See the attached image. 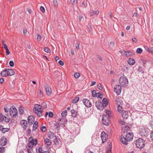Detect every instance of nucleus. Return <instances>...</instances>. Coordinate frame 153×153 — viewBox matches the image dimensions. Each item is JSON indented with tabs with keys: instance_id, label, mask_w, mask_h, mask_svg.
<instances>
[{
	"instance_id": "1",
	"label": "nucleus",
	"mask_w": 153,
	"mask_h": 153,
	"mask_svg": "<svg viewBox=\"0 0 153 153\" xmlns=\"http://www.w3.org/2000/svg\"><path fill=\"white\" fill-rule=\"evenodd\" d=\"M133 134L131 132L128 133L126 136V137L122 136L120 138V141L125 145L128 144V142L131 141L133 139Z\"/></svg>"
},
{
	"instance_id": "2",
	"label": "nucleus",
	"mask_w": 153,
	"mask_h": 153,
	"mask_svg": "<svg viewBox=\"0 0 153 153\" xmlns=\"http://www.w3.org/2000/svg\"><path fill=\"white\" fill-rule=\"evenodd\" d=\"M34 112L39 117H41L42 116V111L41 108V106L38 104L35 105L33 108Z\"/></svg>"
},
{
	"instance_id": "3",
	"label": "nucleus",
	"mask_w": 153,
	"mask_h": 153,
	"mask_svg": "<svg viewBox=\"0 0 153 153\" xmlns=\"http://www.w3.org/2000/svg\"><path fill=\"white\" fill-rule=\"evenodd\" d=\"M119 82L121 85L124 87L127 86L128 83V79L124 75L120 76L119 79Z\"/></svg>"
},
{
	"instance_id": "4",
	"label": "nucleus",
	"mask_w": 153,
	"mask_h": 153,
	"mask_svg": "<svg viewBox=\"0 0 153 153\" xmlns=\"http://www.w3.org/2000/svg\"><path fill=\"white\" fill-rule=\"evenodd\" d=\"M135 143L136 147L140 149H142L145 146L144 141L141 138L137 139L136 140Z\"/></svg>"
},
{
	"instance_id": "5",
	"label": "nucleus",
	"mask_w": 153,
	"mask_h": 153,
	"mask_svg": "<svg viewBox=\"0 0 153 153\" xmlns=\"http://www.w3.org/2000/svg\"><path fill=\"white\" fill-rule=\"evenodd\" d=\"M149 129L144 127H142L140 129L139 134L142 137H146L149 133Z\"/></svg>"
},
{
	"instance_id": "6",
	"label": "nucleus",
	"mask_w": 153,
	"mask_h": 153,
	"mask_svg": "<svg viewBox=\"0 0 153 153\" xmlns=\"http://www.w3.org/2000/svg\"><path fill=\"white\" fill-rule=\"evenodd\" d=\"M110 118L111 117L109 116H106L105 115H103L102 118V123L105 125H108Z\"/></svg>"
},
{
	"instance_id": "7",
	"label": "nucleus",
	"mask_w": 153,
	"mask_h": 153,
	"mask_svg": "<svg viewBox=\"0 0 153 153\" xmlns=\"http://www.w3.org/2000/svg\"><path fill=\"white\" fill-rule=\"evenodd\" d=\"M10 115L12 117H15L18 114V111L16 108L14 106L11 107L9 110Z\"/></svg>"
},
{
	"instance_id": "8",
	"label": "nucleus",
	"mask_w": 153,
	"mask_h": 153,
	"mask_svg": "<svg viewBox=\"0 0 153 153\" xmlns=\"http://www.w3.org/2000/svg\"><path fill=\"white\" fill-rule=\"evenodd\" d=\"M121 87L119 85H116L114 88V91L117 95L120 94L121 91Z\"/></svg>"
},
{
	"instance_id": "9",
	"label": "nucleus",
	"mask_w": 153,
	"mask_h": 153,
	"mask_svg": "<svg viewBox=\"0 0 153 153\" xmlns=\"http://www.w3.org/2000/svg\"><path fill=\"white\" fill-rule=\"evenodd\" d=\"M101 137L102 142L105 143L107 140L108 138V135L105 132H102L101 134Z\"/></svg>"
},
{
	"instance_id": "10",
	"label": "nucleus",
	"mask_w": 153,
	"mask_h": 153,
	"mask_svg": "<svg viewBox=\"0 0 153 153\" xmlns=\"http://www.w3.org/2000/svg\"><path fill=\"white\" fill-rule=\"evenodd\" d=\"M95 105L97 108L99 110H102L104 108L102 102L100 101H96L95 103Z\"/></svg>"
},
{
	"instance_id": "11",
	"label": "nucleus",
	"mask_w": 153,
	"mask_h": 153,
	"mask_svg": "<svg viewBox=\"0 0 153 153\" xmlns=\"http://www.w3.org/2000/svg\"><path fill=\"white\" fill-rule=\"evenodd\" d=\"M82 102L84 105H85L87 108H90L91 106V104L90 101L86 99H84L82 100Z\"/></svg>"
},
{
	"instance_id": "12",
	"label": "nucleus",
	"mask_w": 153,
	"mask_h": 153,
	"mask_svg": "<svg viewBox=\"0 0 153 153\" xmlns=\"http://www.w3.org/2000/svg\"><path fill=\"white\" fill-rule=\"evenodd\" d=\"M58 120L60 126L64 127L67 122V120L66 119L64 118H59Z\"/></svg>"
},
{
	"instance_id": "13",
	"label": "nucleus",
	"mask_w": 153,
	"mask_h": 153,
	"mask_svg": "<svg viewBox=\"0 0 153 153\" xmlns=\"http://www.w3.org/2000/svg\"><path fill=\"white\" fill-rule=\"evenodd\" d=\"M20 124L24 130L26 129L27 127V122L25 120H22L20 121Z\"/></svg>"
},
{
	"instance_id": "14",
	"label": "nucleus",
	"mask_w": 153,
	"mask_h": 153,
	"mask_svg": "<svg viewBox=\"0 0 153 153\" xmlns=\"http://www.w3.org/2000/svg\"><path fill=\"white\" fill-rule=\"evenodd\" d=\"M4 121L6 122H9L10 119L8 117L3 115L2 114H0V122Z\"/></svg>"
},
{
	"instance_id": "15",
	"label": "nucleus",
	"mask_w": 153,
	"mask_h": 153,
	"mask_svg": "<svg viewBox=\"0 0 153 153\" xmlns=\"http://www.w3.org/2000/svg\"><path fill=\"white\" fill-rule=\"evenodd\" d=\"M7 139L5 137H2L0 140V144L2 146H4L7 144Z\"/></svg>"
},
{
	"instance_id": "16",
	"label": "nucleus",
	"mask_w": 153,
	"mask_h": 153,
	"mask_svg": "<svg viewBox=\"0 0 153 153\" xmlns=\"http://www.w3.org/2000/svg\"><path fill=\"white\" fill-rule=\"evenodd\" d=\"M115 104L117 105H122L123 103V102L118 97H116L115 99Z\"/></svg>"
},
{
	"instance_id": "17",
	"label": "nucleus",
	"mask_w": 153,
	"mask_h": 153,
	"mask_svg": "<svg viewBox=\"0 0 153 153\" xmlns=\"http://www.w3.org/2000/svg\"><path fill=\"white\" fill-rule=\"evenodd\" d=\"M28 124L30 125H32L35 121L34 118L33 116L30 115L28 118Z\"/></svg>"
},
{
	"instance_id": "18",
	"label": "nucleus",
	"mask_w": 153,
	"mask_h": 153,
	"mask_svg": "<svg viewBox=\"0 0 153 153\" xmlns=\"http://www.w3.org/2000/svg\"><path fill=\"white\" fill-rule=\"evenodd\" d=\"M45 89L47 94L48 95H50L51 94V89L48 86H45Z\"/></svg>"
},
{
	"instance_id": "19",
	"label": "nucleus",
	"mask_w": 153,
	"mask_h": 153,
	"mask_svg": "<svg viewBox=\"0 0 153 153\" xmlns=\"http://www.w3.org/2000/svg\"><path fill=\"white\" fill-rule=\"evenodd\" d=\"M7 71L8 76H11L15 74V72L13 69L7 68Z\"/></svg>"
},
{
	"instance_id": "20",
	"label": "nucleus",
	"mask_w": 153,
	"mask_h": 153,
	"mask_svg": "<svg viewBox=\"0 0 153 153\" xmlns=\"http://www.w3.org/2000/svg\"><path fill=\"white\" fill-rule=\"evenodd\" d=\"M122 116L123 119H127L129 116L128 112L126 111H124L123 112Z\"/></svg>"
},
{
	"instance_id": "21",
	"label": "nucleus",
	"mask_w": 153,
	"mask_h": 153,
	"mask_svg": "<svg viewBox=\"0 0 153 153\" xmlns=\"http://www.w3.org/2000/svg\"><path fill=\"white\" fill-rule=\"evenodd\" d=\"M102 103L103 104L104 108L106 107L108 104L107 100L105 98H104L102 100Z\"/></svg>"
},
{
	"instance_id": "22",
	"label": "nucleus",
	"mask_w": 153,
	"mask_h": 153,
	"mask_svg": "<svg viewBox=\"0 0 153 153\" xmlns=\"http://www.w3.org/2000/svg\"><path fill=\"white\" fill-rule=\"evenodd\" d=\"M1 76L3 77H6L7 76H8L7 71V68L5 69L2 71L1 73Z\"/></svg>"
},
{
	"instance_id": "23",
	"label": "nucleus",
	"mask_w": 153,
	"mask_h": 153,
	"mask_svg": "<svg viewBox=\"0 0 153 153\" xmlns=\"http://www.w3.org/2000/svg\"><path fill=\"white\" fill-rule=\"evenodd\" d=\"M129 129L130 127L128 126H123L122 127V131L124 132H127Z\"/></svg>"
},
{
	"instance_id": "24",
	"label": "nucleus",
	"mask_w": 153,
	"mask_h": 153,
	"mask_svg": "<svg viewBox=\"0 0 153 153\" xmlns=\"http://www.w3.org/2000/svg\"><path fill=\"white\" fill-rule=\"evenodd\" d=\"M128 64L131 65H134L135 63L134 59L132 58H129L128 61Z\"/></svg>"
},
{
	"instance_id": "25",
	"label": "nucleus",
	"mask_w": 153,
	"mask_h": 153,
	"mask_svg": "<svg viewBox=\"0 0 153 153\" xmlns=\"http://www.w3.org/2000/svg\"><path fill=\"white\" fill-rule=\"evenodd\" d=\"M29 141L30 143H31L32 144L34 145H36L37 143V141L36 139H31L30 138Z\"/></svg>"
},
{
	"instance_id": "26",
	"label": "nucleus",
	"mask_w": 153,
	"mask_h": 153,
	"mask_svg": "<svg viewBox=\"0 0 153 153\" xmlns=\"http://www.w3.org/2000/svg\"><path fill=\"white\" fill-rule=\"evenodd\" d=\"M38 126V122L36 121H35L34 123L33 126V130H36Z\"/></svg>"
},
{
	"instance_id": "27",
	"label": "nucleus",
	"mask_w": 153,
	"mask_h": 153,
	"mask_svg": "<svg viewBox=\"0 0 153 153\" xmlns=\"http://www.w3.org/2000/svg\"><path fill=\"white\" fill-rule=\"evenodd\" d=\"M45 143L48 146L51 145V142L50 140L48 138H46L45 140Z\"/></svg>"
},
{
	"instance_id": "28",
	"label": "nucleus",
	"mask_w": 153,
	"mask_h": 153,
	"mask_svg": "<svg viewBox=\"0 0 153 153\" xmlns=\"http://www.w3.org/2000/svg\"><path fill=\"white\" fill-rule=\"evenodd\" d=\"M103 97V95L101 92H100L97 93L96 97L102 99Z\"/></svg>"
},
{
	"instance_id": "29",
	"label": "nucleus",
	"mask_w": 153,
	"mask_h": 153,
	"mask_svg": "<svg viewBox=\"0 0 153 153\" xmlns=\"http://www.w3.org/2000/svg\"><path fill=\"white\" fill-rule=\"evenodd\" d=\"M19 112L20 114H22L24 113V110L23 108L22 107H20L19 109Z\"/></svg>"
},
{
	"instance_id": "30",
	"label": "nucleus",
	"mask_w": 153,
	"mask_h": 153,
	"mask_svg": "<svg viewBox=\"0 0 153 153\" xmlns=\"http://www.w3.org/2000/svg\"><path fill=\"white\" fill-rule=\"evenodd\" d=\"M71 116L74 117H76L77 116V113L74 110H72L71 111Z\"/></svg>"
},
{
	"instance_id": "31",
	"label": "nucleus",
	"mask_w": 153,
	"mask_h": 153,
	"mask_svg": "<svg viewBox=\"0 0 153 153\" xmlns=\"http://www.w3.org/2000/svg\"><path fill=\"white\" fill-rule=\"evenodd\" d=\"M133 54V53L130 51H126V56L129 57L132 56Z\"/></svg>"
},
{
	"instance_id": "32",
	"label": "nucleus",
	"mask_w": 153,
	"mask_h": 153,
	"mask_svg": "<svg viewBox=\"0 0 153 153\" xmlns=\"http://www.w3.org/2000/svg\"><path fill=\"white\" fill-rule=\"evenodd\" d=\"M10 130V129L8 128H3L2 129L1 131L3 133H4Z\"/></svg>"
},
{
	"instance_id": "33",
	"label": "nucleus",
	"mask_w": 153,
	"mask_h": 153,
	"mask_svg": "<svg viewBox=\"0 0 153 153\" xmlns=\"http://www.w3.org/2000/svg\"><path fill=\"white\" fill-rule=\"evenodd\" d=\"M79 100V97H76L73 100H72V102L73 103H75L77 102Z\"/></svg>"
},
{
	"instance_id": "34",
	"label": "nucleus",
	"mask_w": 153,
	"mask_h": 153,
	"mask_svg": "<svg viewBox=\"0 0 153 153\" xmlns=\"http://www.w3.org/2000/svg\"><path fill=\"white\" fill-rule=\"evenodd\" d=\"M80 74L78 73H75L74 74V77L76 79H78L80 76Z\"/></svg>"
},
{
	"instance_id": "35",
	"label": "nucleus",
	"mask_w": 153,
	"mask_h": 153,
	"mask_svg": "<svg viewBox=\"0 0 153 153\" xmlns=\"http://www.w3.org/2000/svg\"><path fill=\"white\" fill-rule=\"evenodd\" d=\"M136 52L137 53L140 54L142 52L143 50L141 48H138L137 49Z\"/></svg>"
},
{
	"instance_id": "36",
	"label": "nucleus",
	"mask_w": 153,
	"mask_h": 153,
	"mask_svg": "<svg viewBox=\"0 0 153 153\" xmlns=\"http://www.w3.org/2000/svg\"><path fill=\"white\" fill-rule=\"evenodd\" d=\"M117 110L119 113H121L123 111L121 105L117 106Z\"/></svg>"
},
{
	"instance_id": "37",
	"label": "nucleus",
	"mask_w": 153,
	"mask_h": 153,
	"mask_svg": "<svg viewBox=\"0 0 153 153\" xmlns=\"http://www.w3.org/2000/svg\"><path fill=\"white\" fill-rule=\"evenodd\" d=\"M61 115L63 117H65L67 115V111L66 110H65L63 111L61 113Z\"/></svg>"
},
{
	"instance_id": "38",
	"label": "nucleus",
	"mask_w": 153,
	"mask_h": 153,
	"mask_svg": "<svg viewBox=\"0 0 153 153\" xmlns=\"http://www.w3.org/2000/svg\"><path fill=\"white\" fill-rule=\"evenodd\" d=\"M97 93L96 91L94 90L92 91V95L93 97H96L97 96Z\"/></svg>"
},
{
	"instance_id": "39",
	"label": "nucleus",
	"mask_w": 153,
	"mask_h": 153,
	"mask_svg": "<svg viewBox=\"0 0 153 153\" xmlns=\"http://www.w3.org/2000/svg\"><path fill=\"white\" fill-rule=\"evenodd\" d=\"M105 113L106 115H105L106 116H109L110 117L111 116L110 111L108 110H105Z\"/></svg>"
},
{
	"instance_id": "40",
	"label": "nucleus",
	"mask_w": 153,
	"mask_h": 153,
	"mask_svg": "<svg viewBox=\"0 0 153 153\" xmlns=\"http://www.w3.org/2000/svg\"><path fill=\"white\" fill-rule=\"evenodd\" d=\"M44 50L45 52L47 53H49L51 52L50 49L48 48H45L44 49Z\"/></svg>"
},
{
	"instance_id": "41",
	"label": "nucleus",
	"mask_w": 153,
	"mask_h": 153,
	"mask_svg": "<svg viewBox=\"0 0 153 153\" xmlns=\"http://www.w3.org/2000/svg\"><path fill=\"white\" fill-rule=\"evenodd\" d=\"M53 3L55 7H57L58 6V3L57 0H53Z\"/></svg>"
},
{
	"instance_id": "42",
	"label": "nucleus",
	"mask_w": 153,
	"mask_h": 153,
	"mask_svg": "<svg viewBox=\"0 0 153 153\" xmlns=\"http://www.w3.org/2000/svg\"><path fill=\"white\" fill-rule=\"evenodd\" d=\"M32 143H30L29 142L28 143V146L29 149H32L33 147V145L32 144Z\"/></svg>"
},
{
	"instance_id": "43",
	"label": "nucleus",
	"mask_w": 153,
	"mask_h": 153,
	"mask_svg": "<svg viewBox=\"0 0 153 153\" xmlns=\"http://www.w3.org/2000/svg\"><path fill=\"white\" fill-rule=\"evenodd\" d=\"M5 151L4 147H0V153H3Z\"/></svg>"
},
{
	"instance_id": "44",
	"label": "nucleus",
	"mask_w": 153,
	"mask_h": 153,
	"mask_svg": "<svg viewBox=\"0 0 153 153\" xmlns=\"http://www.w3.org/2000/svg\"><path fill=\"white\" fill-rule=\"evenodd\" d=\"M37 152L38 153H43V152L42 151V149L41 147H39L38 149V150H37Z\"/></svg>"
},
{
	"instance_id": "45",
	"label": "nucleus",
	"mask_w": 153,
	"mask_h": 153,
	"mask_svg": "<svg viewBox=\"0 0 153 153\" xmlns=\"http://www.w3.org/2000/svg\"><path fill=\"white\" fill-rule=\"evenodd\" d=\"M120 53L122 56H126V51L123 50L121 51Z\"/></svg>"
},
{
	"instance_id": "46",
	"label": "nucleus",
	"mask_w": 153,
	"mask_h": 153,
	"mask_svg": "<svg viewBox=\"0 0 153 153\" xmlns=\"http://www.w3.org/2000/svg\"><path fill=\"white\" fill-rule=\"evenodd\" d=\"M60 126V125L59 123H56L55 124V127L57 129H59Z\"/></svg>"
},
{
	"instance_id": "47",
	"label": "nucleus",
	"mask_w": 153,
	"mask_h": 153,
	"mask_svg": "<svg viewBox=\"0 0 153 153\" xmlns=\"http://www.w3.org/2000/svg\"><path fill=\"white\" fill-rule=\"evenodd\" d=\"M97 87L100 90H102L103 88L101 84L99 83L97 85Z\"/></svg>"
},
{
	"instance_id": "48",
	"label": "nucleus",
	"mask_w": 153,
	"mask_h": 153,
	"mask_svg": "<svg viewBox=\"0 0 153 153\" xmlns=\"http://www.w3.org/2000/svg\"><path fill=\"white\" fill-rule=\"evenodd\" d=\"M37 39L38 41H40L41 39V36L39 34H38L37 35Z\"/></svg>"
},
{
	"instance_id": "49",
	"label": "nucleus",
	"mask_w": 153,
	"mask_h": 153,
	"mask_svg": "<svg viewBox=\"0 0 153 153\" xmlns=\"http://www.w3.org/2000/svg\"><path fill=\"white\" fill-rule=\"evenodd\" d=\"M42 106L43 108H45L47 107V105L45 102H43L42 104Z\"/></svg>"
},
{
	"instance_id": "50",
	"label": "nucleus",
	"mask_w": 153,
	"mask_h": 153,
	"mask_svg": "<svg viewBox=\"0 0 153 153\" xmlns=\"http://www.w3.org/2000/svg\"><path fill=\"white\" fill-rule=\"evenodd\" d=\"M41 131H42L45 132L46 131V128L45 126H43L41 128Z\"/></svg>"
},
{
	"instance_id": "51",
	"label": "nucleus",
	"mask_w": 153,
	"mask_h": 153,
	"mask_svg": "<svg viewBox=\"0 0 153 153\" xmlns=\"http://www.w3.org/2000/svg\"><path fill=\"white\" fill-rule=\"evenodd\" d=\"M9 65L11 67H13L14 65V62L13 61H10L9 62Z\"/></svg>"
},
{
	"instance_id": "52",
	"label": "nucleus",
	"mask_w": 153,
	"mask_h": 153,
	"mask_svg": "<svg viewBox=\"0 0 153 153\" xmlns=\"http://www.w3.org/2000/svg\"><path fill=\"white\" fill-rule=\"evenodd\" d=\"M2 42L3 43V45L4 46V48L5 49H8V48L7 45L6 44H4V43L3 41H2Z\"/></svg>"
},
{
	"instance_id": "53",
	"label": "nucleus",
	"mask_w": 153,
	"mask_h": 153,
	"mask_svg": "<svg viewBox=\"0 0 153 153\" xmlns=\"http://www.w3.org/2000/svg\"><path fill=\"white\" fill-rule=\"evenodd\" d=\"M75 47H76V48L77 49L79 50V43H76V44Z\"/></svg>"
},
{
	"instance_id": "54",
	"label": "nucleus",
	"mask_w": 153,
	"mask_h": 153,
	"mask_svg": "<svg viewBox=\"0 0 153 153\" xmlns=\"http://www.w3.org/2000/svg\"><path fill=\"white\" fill-rule=\"evenodd\" d=\"M40 10H41V11L42 12L44 13L45 12V8L43 6L40 7Z\"/></svg>"
},
{
	"instance_id": "55",
	"label": "nucleus",
	"mask_w": 153,
	"mask_h": 153,
	"mask_svg": "<svg viewBox=\"0 0 153 153\" xmlns=\"http://www.w3.org/2000/svg\"><path fill=\"white\" fill-rule=\"evenodd\" d=\"M48 116L50 117H52L53 116V113L51 111L48 114Z\"/></svg>"
},
{
	"instance_id": "56",
	"label": "nucleus",
	"mask_w": 153,
	"mask_h": 153,
	"mask_svg": "<svg viewBox=\"0 0 153 153\" xmlns=\"http://www.w3.org/2000/svg\"><path fill=\"white\" fill-rule=\"evenodd\" d=\"M132 41L135 43H136L137 42V39L135 37L132 38Z\"/></svg>"
},
{
	"instance_id": "57",
	"label": "nucleus",
	"mask_w": 153,
	"mask_h": 153,
	"mask_svg": "<svg viewBox=\"0 0 153 153\" xmlns=\"http://www.w3.org/2000/svg\"><path fill=\"white\" fill-rule=\"evenodd\" d=\"M150 137L151 140H153V131H152L150 133Z\"/></svg>"
},
{
	"instance_id": "58",
	"label": "nucleus",
	"mask_w": 153,
	"mask_h": 153,
	"mask_svg": "<svg viewBox=\"0 0 153 153\" xmlns=\"http://www.w3.org/2000/svg\"><path fill=\"white\" fill-rule=\"evenodd\" d=\"M59 63L61 66H62L64 65V62L62 60L59 61Z\"/></svg>"
},
{
	"instance_id": "59",
	"label": "nucleus",
	"mask_w": 153,
	"mask_h": 153,
	"mask_svg": "<svg viewBox=\"0 0 153 153\" xmlns=\"http://www.w3.org/2000/svg\"><path fill=\"white\" fill-rule=\"evenodd\" d=\"M99 13V11L98 10L94 11L93 12V13L94 14H95L96 15L98 14Z\"/></svg>"
},
{
	"instance_id": "60",
	"label": "nucleus",
	"mask_w": 153,
	"mask_h": 153,
	"mask_svg": "<svg viewBox=\"0 0 153 153\" xmlns=\"http://www.w3.org/2000/svg\"><path fill=\"white\" fill-rule=\"evenodd\" d=\"M23 33L24 35H25L26 34L27 31L26 29H23Z\"/></svg>"
},
{
	"instance_id": "61",
	"label": "nucleus",
	"mask_w": 153,
	"mask_h": 153,
	"mask_svg": "<svg viewBox=\"0 0 153 153\" xmlns=\"http://www.w3.org/2000/svg\"><path fill=\"white\" fill-rule=\"evenodd\" d=\"M150 126L151 128L153 129V119H152L150 122Z\"/></svg>"
},
{
	"instance_id": "62",
	"label": "nucleus",
	"mask_w": 153,
	"mask_h": 153,
	"mask_svg": "<svg viewBox=\"0 0 153 153\" xmlns=\"http://www.w3.org/2000/svg\"><path fill=\"white\" fill-rule=\"evenodd\" d=\"M148 52L153 53V47L149 48V50Z\"/></svg>"
},
{
	"instance_id": "63",
	"label": "nucleus",
	"mask_w": 153,
	"mask_h": 153,
	"mask_svg": "<svg viewBox=\"0 0 153 153\" xmlns=\"http://www.w3.org/2000/svg\"><path fill=\"white\" fill-rule=\"evenodd\" d=\"M119 122L120 124L122 125H124L125 124V122L121 120H120Z\"/></svg>"
},
{
	"instance_id": "64",
	"label": "nucleus",
	"mask_w": 153,
	"mask_h": 153,
	"mask_svg": "<svg viewBox=\"0 0 153 153\" xmlns=\"http://www.w3.org/2000/svg\"><path fill=\"white\" fill-rule=\"evenodd\" d=\"M6 51V55H8L9 54H10V52L9 51L8 49H5Z\"/></svg>"
}]
</instances>
